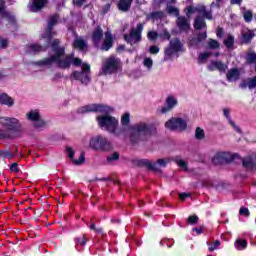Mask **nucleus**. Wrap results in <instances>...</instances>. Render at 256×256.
<instances>
[{
	"label": "nucleus",
	"mask_w": 256,
	"mask_h": 256,
	"mask_svg": "<svg viewBox=\"0 0 256 256\" xmlns=\"http://www.w3.org/2000/svg\"><path fill=\"white\" fill-rule=\"evenodd\" d=\"M58 21H59V14H54L53 16L49 17L46 32L43 34V38L48 39V42H50L52 37L55 36V32H53V27L57 25Z\"/></svg>",
	"instance_id": "nucleus-14"
},
{
	"label": "nucleus",
	"mask_w": 256,
	"mask_h": 256,
	"mask_svg": "<svg viewBox=\"0 0 256 256\" xmlns=\"http://www.w3.org/2000/svg\"><path fill=\"white\" fill-rule=\"evenodd\" d=\"M144 67H147L148 71H151L153 68V59L151 58H145L143 61Z\"/></svg>",
	"instance_id": "nucleus-46"
},
{
	"label": "nucleus",
	"mask_w": 256,
	"mask_h": 256,
	"mask_svg": "<svg viewBox=\"0 0 256 256\" xmlns=\"http://www.w3.org/2000/svg\"><path fill=\"white\" fill-rule=\"evenodd\" d=\"M222 157H224L225 163H231V161H235V157H237V154H231L229 152H222Z\"/></svg>",
	"instance_id": "nucleus-38"
},
{
	"label": "nucleus",
	"mask_w": 256,
	"mask_h": 256,
	"mask_svg": "<svg viewBox=\"0 0 256 256\" xmlns=\"http://www.w3.org/2000/svg\"><path fill=\"white\" fill-rule=\"evenodd\" d=\"M232 5H241L243 0H230Z\"/></svg>",
	"instance_id": "nucleus-62"
},
{
	"label": "nucleus",
	"mask_w": 256,
	"mask_h": 256,
	"mask_svg": "<svg viewBox=\"0 0 256 256\" xmlns=\"http://www.w3.org/2000/svg\"><path fill=\"white\" fill-rule=\"evenodd\" d=\"M174 161L178 165V167H181V169H183V171H187V162L180 159L179 157L174 158Z\"/></svg>",
	"instance_id": "nucleus-41"
},
{
	"label": "nucleus",
	"mask_w": 256,
	"mask_h": 256,
	"mask_svg": "<svg viewBox=\"0 0 256 256\" xmlns=\"http://www.w3.org/2000/svg\"><path fill=\"white\" fill-rule=\"evenodd\" d=\"M95 232L102 234L103 233V228H96Z\"/></svg>",
	"instance_id": "nucleus-64"
},
{
	"label": "nucleus",
	"mask_w": 256,
	"mask_h": 256,
	"mask_svg": "<svg viewBox=\"0 0 256 256\" xmlns=\"http://www.w3.org/2000/svg\"><path fill=\"white\" fill-rule=\"evenodd\" d=\"M150 53H152V55H157V53H159V48L157 46H151Z\"/></svg>",
	"instance_id": "nucleus-58"
},
{
	"label": "nucleus",
	"mask_w": 256,
	"mask_h": 256,
	"mask_svg": "<svg viewBox=\"0 0 256 256\" xmlns=\"http://www.w3.org/2000/svg\"><path fill=\"white\" fill-rule=\"evenodd\" d=\"M90 147L95 151H111L113 149L111 142L101 135L90 139Z\"/></svg>",
	"instance_id": "nucleus-8"
},
{
	"label": "nucleus",
	"mask_w": 256,
	"mask_h": 256,
	"mask_svg": "<svg viewBox=\"0 0 256 256\" xmlns=\"http://www.w3.org/2000/svg\"><path fill=\"white\" fill-rule=\"evenodd\" d=\"M168 163H171L170 158H161L154 163L147 159H142L139 161L138 165H140V167H147L150 171H159L161 168L167 167Z\"/></svg>",
	"instance_id": "nucleus-9"
},
{
	"label": "nucleus",
	"mask_w": 256,
	"mask_h": 256,
	"mask_svg": "<svg viewBox=\"0 0 256 256\" xmlns=\"http://www.w3.org/2000/svg\"><path fill=\"white\" fill-rule=\"evenodd\" d=\"M10 171H13L14 173H19V164L13 163V164L10 166Z\"/></svg>",
	"instance_id": "nucleus-56"
},
{
	"label": "nucleus",
	"mask_w": 256,
	"mask_h": 256,
	"mask_svg": "<svg viewBox=\"0 0 256 256\" xmlns=\"http://www.w3.org/2000/svg\"><path fill=\"white\" fill-rule=\"evenodd\" d=\"M211 52H203L199 55L198 57V61L199 63H203V61H207V59H209V57H211Z\"/></svg>",
	"instance_id": "nucleus-45"
},
{
	"label": "nucleus",
	"mask_w": 256,
	"mask_h": 256,
	"mask_svg": "<svg viewBox=\"0 0 256 256\" xmlns=\"http://www.w3.org/2000/svg\"><path fill=\"white\" fill-rule=\"evenodd\" d=\"M166 11L168 15H174L175 17H179V9L177 7L171 6V5H167L166 7Z\"/></svg>",
	"instance_id": "nucleus-35"
},
{
	"label": "nucleus",
	"mask_w": 256,
	"mask_h": 256,
	"mask_svg": "<svg viewBox=\"0 0 256 256\" xmlns=\"http://www.w3.org/2000/svg\"><path fill=\"white\" fill-rule=\"evenodd\" d=\"M242 165L248 171H251V170L255 169V157L248 156V157L244 158L243 161H242Z\"/></svg>",
	"instance_id": "nucleus-27"
},
{
	"label": "nucleus",
	"mask_w": 256,
	"mask_h": 256,
	"mask_svg": "<svg viewBox=\"0 0 256 256\" xmlns=\"http://www.w3.org/2000/svg\"><path fill=\"white\" fill-rule=\"evenodd\" d=\"M66 153L67 156L69 157V159H71L73 165H83V163H85V153H81L79 156V159H75V151L73 150V148L67 146L66 147Z\"/></svg>",
	"instance_id": "nucleus-16"
},
{
	"label": "nucleus",
	"mask_w": 256,
	"mask_h": 256,
	"mask_svg": "<svg viewBox=\"0 0 256 256\" xmlns=\"http://www.w3.org/2000/svg\"><path fill=\"white\" fill-rule=\"evenodd\" d=\"M191 18H188L187 16H178L176 19V27H178L179 31H182L184 33H187L189 29H191Z\"/></svg>",
	"instance_id": "nucleus-15"
},
{
	"label": "nucleus",
	"mask_w": 256,
	"mask_h": 256,
	"mask_svg": "<svg viewBox=\"0 0 256 256\" xmlns=\"http://www.w3.org/2000/svg\"><path fill=\"white\" fill-rule=\"evenodd\" d=\"M234 245L238 249V251H243V249L247 248V241L246 240L237 239Z\"/></svg>",
	"instance_id": "nucleus-37"
},
{
	"label": "nucleus",
	"mask_w": 256,
	"mask_h": 256,
	"mask_svg": "<svg viewBox=\"0 0 256 256\" xmlns=\"http://www.w3.org/2000/svg\"><path fill=\"white\" fill-rule=\"evenodd\" d=\"M240 89H250L253 90L256 87V76L253 78H248L245 80H242L241 83L239 84Z\"/></svg>",
	"instance_id": "nucleus-25"
},
{
	"label": "nucleus",
	"mask_w": 256,
	"mask_h": 256,
	"mask_svg": "<svg viewBox=\"0 0 256 256\" xmlns=\"http://www.w3.org/2000/svg\"><path fill=\"white\" fill-rule=\"evenodd\" d=\"M147 37L150 41H156L157 37H159V34L155 31H150L148 32Z\"/></svg>",
	"instance_id": "nucleus-50"
},
{
	"label": "nucleus",
	"mask_w": 256,
	"mask_h": 256,
	"mask_svg": "<svg viewBox=\"0 0 256 256\" xmlns=\"http://www.w3.org/2000/svg\"><path fill=\"white\" fill-rule=\"evenodd\" d=\"M212 162L214 163V165H223V163H226L225 158L223 157V153L218 152L212 159Z\"/></svg>",
	"instance_id": "nucleus-33"
},
{
	"label": "nucleus",
	"mask_w": 256,
	"mask_h": 256,
	"mask_svg": "<svg viewBox=\"0 0 256 256\" xmlns=\"http://www.w3.org/2000/svg\"><path fill=\"white\" fill-rule=\"evenodd\" d=\"M208 47H209V49L215 50V49H219L220 45H219V42L217 40L210 38L208 40Z\"/></svg>",
	"instance_id": "nucleus-42"
},
{
	"label": "nucleus",
	"mask_w": 256,
	"mask_h": 256,
	"mask_svg": "<svg viewBox=\"0 0 256 256\" xmlns=\"http://www.w3.org/2000/svg\"><path fill=\"white\" fill-rule=\"evenodd\" d=\"M240 77L241 72L239 71V68L229 69L226 73V79L229 81V83H235V81H239Z\"/></svg>",
	"instance_id": "nucleus-20"
},
{
	"label": "nucleus",
	"mask_w": 256,
	"mask_h": 256,
	"mask_svg": "<svg viewBox=\"0 0 256 256\" xmlns=\"http://www.w3.org/2000/svg\"><path fill=\"white\" fill-rule=\"evenodd\" d=\"M157 134V127L147 122H139L130 127V141L133 145L145 143Z\"/></svg>",
	"instance_id": "nucleus-3"
},
{
	"label": "nucleus",
	"mask_w": 256,
	"mask_h": 256,
	"mask_svg": "<svg viewBox=\"0 0 256 256\" xmlns=\"http://www.w3.org/2000/svg\"><path fill=\"white\" fill-rule=\"evenodd\" d=\"M75 49H79V51H85L87 49V41L83 38H76L74 40Z\"/></svg>",
	"instance_id": "nucleus-30"
},
{
	"label": "nucleus",
	"mask_w": 256,
	"mask_h": 256,
	"mask_svg": "<svg viewBox=\"0 0 256 256\" xmlns=\"http://www.w3.org/2000/svg\"><path fill=\"white\" fill-rule=\"evenodd\" d=\"M8 46H9V40H7L5 38H1L0 39V47H1V49H7Z\"/></svg>",
	"instance_id": "nucleus-54"
},
{
	"label": "nucleus",
	"mask_w": 256,
	"mask_h": 256,
	"mask_svg": "<svg viewBox=\"0 0 256 256\" xmlns=\"http://www.w3.org/2000/svg\"><path fill=\"white\" fill-rule=\"evenodd\" d=\"M4 159H13V157H15V154H13V152L9 151V150H4V154H3Z\"/></svg>",
	"instance_id": "nucleus-55"
},
{
	"label": "nucleus",
	"mask_w": 256,
	"mask_h": 256,
	"mask_svg": "<svg viewBox=\"0 0 256 256\" xmlns=\"http://www.w3.org/2000/svg\"><path fill=\"white\" fill-rule=\"evenodd\" d=\"M73 3L76 5V7H82L83 3H85V0H74Z\"/></svg>",
	"instance_id": "nucleus-59"
},
{
	"label": "nucleus",
	"mask_w": 256,
	"mask_h": 256,
	"mask_svg": "<svg viewBox=\"0 0 256 256\" xmlns=\"http://www.w3.org/2000/svg\"><path fill=\"white\" fill-rule=\"evenodd\" d=\"M246 63H248V65H255L254 69L256 71V53L255 52H248L247 53Z\"/></svg>",
	"instance_id": "nucleus-32"
},
{
	"label": "nucleus",
	"mask_w": 256,
	"mask_h": 256,
	"mask_svg": "<svg viewBox=\"0 0 256 256\" xmlns=\"http://www.w3.org/2000/svg\"><path fill=\"white\" fill-rule=\"evenodd\" d=\"M112 111L113 108L102 104H89L80 107L77 110L80 115L93 112L105 113L96 117L98 127H100L102 131L111 133V135H114V137H120L123 133H125V130L123 128H119V120L117 118L109 115V113Z\"/></svg>",
	"instance_id": "nucleus-1"
},
{
	"label": "nucleus",
	"mask_w": 256,
	"mask_h": 256,
	"mask_svg": "<svg viewBox=\"0 0 256 256\" xmlns=\"http://www.w3.org/2000/svg\"><path fill=\"white\" fill-rule=\"evenodd\" d=\"M163 17H165V13H163L162 11H156V12L150 13L151 19H163Z\"/></svg>",
	"instance_id": "nucleus-44"
},
{
	"label": "nucleus",
	"mask_w": 256,
	"mask_h": 256,
	"mask_svg": "<svg viewBox=\"0 0 256 256\" xmlns=\"http://www.w3.org/2000/svg\"><path fill=\"white\" fill-rule=\"evenodd\" d=\"M119 67H121V60L115 56H110L103 62L102 72L104 75H113L119 71Z\"/></svg>",
	"instance_id": "nucleus-7"
},
{
	"label": "nucleus",
	"mask_w": 256,
	"mask_h": 256,
	"mask_svg": "<svg viewBox=\"0 0 256 256\" xmlns=\"http://www.w3.org/2000/svg\"><path fill=\"white\" fill-rule=\"evenodd\" d=\"M243 18L246 23H251L253 21V12L251 10L244 11Z\"/></svg>",
	"instance_id": "nucleus-40"
},
{
	"label": "nucleus",
	"mask_w": 256,
	"mask_h": 256,
	"mask_svg": "<svg viewBox=\"0 0 256 256\" xmlns=\"http://www.w3.org/2000/svg\"><path fill=\"white\" fill-rule=\"evenodd\" d=\"M109 9H111V4L110 3H107L103 8H102V11L105 15V13H108L109 12Z\"/></svg>",
	"instance_id": "nucleus-60"
},
{
	"label": "nucleus",
	"mask_w": 256,
	"mask_h": 256,
	"mask_svg": "<svg viewBox=\"0 0 256 256\" xmlns=\"http://www.w3.org/2000/svg\"><path fill=\"white\" fill-rule=\"evenodd\" d=\"M200 15H203V17L205 19H208L209 21H211V19H213V12L207 11V8H205V6H200Z\"/></svg>",
	"instance_id": "nucleus-34"
},
{
	"label": "nucleus",
	"mask_w": 256,
	"mask_h": 256,
	"mask_svg": "<svg viewBox=\"0 0 256 256\" xmlns=\"http://www.w3.org/2000/svg\"><path fill=\"white\" fill-rule=\"evenodd\" d=\"M221 245V242L219 240H216L209 246V251H215V249H219V246Z\"/></svg>",
	"instance_id": "nucleus-51"
},
{
	"label": "nucleus",
	"mask_w": 256,
	"mask_h": 256,
	"mask_svg": "<svg viewBox=\"0 0 256 256\" xmlns=\"http://www.w3.org/2000/svg\"><path fill=\"white\" fill-rule=\"evenodd\" d=\"M187 221L189 225H195L199 221V217L197 215L189 216Z\"/></svg>",
	"instance_id": "nucleus-49"
},
{
	"label": "nucleus",
	"mask_w": 256,
	"mask_h": 256,
	"mask_svg": "<svg viewBox=\"0 0 256 256\" xmlns=\"http://www.w3.org/2000/svg\"><path fill=\"white\" fill-rule=\"evenodd\" d=\"M0 125L7 131H0V139H17L23 135L25 129L21 120L15 117H0Z\"/></svg>",
	"instance_id": "nucleus-4"
},
{
	"label": "nucleus",
	"mask_w": 256,
	"mask_h": 256,
	"mask_svg": "<svg viewBox=\"0 0 256 256\" xmlns=\"http://www.w3.org/2000/svg\"><path fill=\"white\" fill-rule=\"evenodd\" d=\"M76 243H77V245H82V247H83L87 244V238H85L84 236L79 237L76 239Z\"/></svg>",
	"instance_id": "nucleus-53"
},
{
	"label": "nucleus",
	"mask_w": 256,
	"mask_h": 256,
	"mask_svg": "<svg viewBox=\"0 0 256 256\" xmlns=\"http://www.w3.org/2000/svg\"><path fill=\"white\" fill-rule=\"evenodd\" d=\"M90 72H91V66H89V64H83L82 71L73 72V74L71 75V78L76 79V81H80L83 85H89L91 81V77L89 76Z\"/></svg>",
	"instance_id": "nucleus-12"
},
{
	"label": "nucleus",
	"mask_w": 256,
	"mask_h": 256,
	"mask_svg": "<svg viewBox=\"0 0 256 256\" xmlns=\"http://www.w3.org/2000/svg\"><path fill=\"white\" fill-rule=\"evenodd\" d=\"M129 123H131V114H129V113L123 114L121 117V125L123 127H127V125H129Z\"/></svg>",
	"instance_id": "nucleus-39"
},
{
	"label": "nucleus",
	"mask_w": 256,
	"mask_h": 256,
	"mask_svg": "<svg viewBox=\"0 0 256 256\" xmlns=\"http://www.w3.org/2000/svg\"><path fill=\"white\" fill-rule=\"evenodd\" d=\"M187 197H191L190 193H180L179 194V199H181V201H185V199H187Z\"/></svg>",
	"instance_id": "nucleus-57"
},
{
	"label": "nucleus",
	"mask_w": 256,
	"mask_h": 256,
	"mask_svg": "<svg viewBox=\"0 0 256 256\" xmlns=\"http://www.w3.org/2000/svg\"><path fill=\"white\" fill-rule=\"evenodd\" d=\"M5 9V1L0 0V15L3 19H7L9 23H15V17L11 15V13L4 11Z\"/></svg>",
	"instance_id": "nucleus-24"
},
{
	"label": "nucleus",
	"mask_w": 256,
	"mask_h": 256,
	"mask_svg": "<svg viewBox=\"0 0 256 256\" xmlns=\"http://www.w3.org/2000/svg\"><path fill=\"white\" fill-rule=\"evenodd\" d=\"M207 39V31L199 32L197 37H192L188 41L189 47H197L199 43L205 41Z\"/></svg>",
	"instance_id": "nucleus-19"
},
{
	"label": "nucleus",
	"mask_w": 256,
	"mask_h": 256,
	"mask_svg": "<svg viewBox=\"0 0 256 256\" xmlns=\"http://www.w3.org/2000/svg\"><path fill=\"white\" fill-rule=\"evenodd\" d=\"M223 115L224 117H226L229 125H231V127H233L234 131H236V133H242L241 128L239 126H237V124H235V122L231 119V110L229 108H223Z\"/></svg>",
	"instance_id": "nucleus-23"
},
{
	"label": "nucleus",
	"mask_w": 256,
	"mask_h": 256,
	"mask_svg": "<svg viewBox=\"0 0 256 256\" xmlns=\"http://www.w3.org/2000/svg\"><path fill=\"white\" fill-rule=\"evenodd\" d=\"M52 51L50 57L40 60L36 65L51 67L53 63L59 69H70L71 65L75 67H81L83 61L79 58H75V54L65 55V47L61 46V41L59 39H54L52 42Z\"/></svg>",
	"instance_id": "nucleus-2"
},
{
	"label": "nucleus",
	"mask_w": 256,
	"mask_h": 256,
	"mask_svg": "<svg viewBox=\"0 0 256 256\" xmlns=\"http://www.w3.org/2000/svg\"><path fill=\"white\" fill-rule=\"evenodd\" d=\"M207 24L205 23V18L201 16H197L194 21V29L201 31V29H205Z\"/></svg>",
	"instance_id": "nucleus-29"
},
{
	"label": "nucleus",
	"mask_w": 256,
	"mask_h": 256,
	"mask_svg": "<svg viewBox=\"0 0 256 256\" xmlns=\"http://www.w3.org/2000/svg\"><path fill=\"white\" fill-rule=\"evenodd\" d=\"M0 105H6V107H13L15 100L7 93L0 94Z\"/></svg>",
	"instance_id": "nucleus-26"
},
{
	"label": "nucleus",
	"mask_w": 256,
	"mask_h": 256,
	"mask_svg": "<svg viewBox=\"0 0 256 256\" xmlns=\"http://www.w3.org/2000/svg\"><path fill=\"white\" fill-rule=\"evenodd\" d=\"M142 33H143V25L139 23L137 24L136 28H131L129 34H124V40L129 45H137V43H141Z\"/></svg>",
	"instance_id": "nucleus-10"
},
{
	"label": "nucleus",
	"mask_w": 256,
	"mask_h": 256,
	"mask_svg": "<svg viewBox=\"0 0 256 256\" xmlns=\"http://www.w3.org/2000/svg\"><path fill=\"white\" fill-rule=\"evenodd\" d=\"M223 33H224L223 28H218L216 35L217 37H219V39H221V37H223Z\"/></svg>",
	"instance_id": "nucleus-61"
},
{
	"label": "nucleus",
	"mask_w": 256,
	"mask_h": 256,
	"mask_svg": "<svg viewBox=\"0 0 256 256\" xmlns=\"http://www.w3.org/2000/svg\"><path fill=\"white\" fill-rule=\"evenodd\" d=\"M195 137L199 141H201V139H205V131L203 129H201L200 127L196 128Z\"/></svg>",
	"instance_id": "nucleus-43"
},
{
	"label": "nucleus",
	"mask_w": 256,
	"mask_h": 256,
	"mask_svg": "<svg viewBox=\"0 0 256 256\" xmlns=\"http://www.w3.org/2000/svg\"><path fill=\"white\" fill-rule=\"evenodd\" d=\"M26 117L28 121H31L33 123L34 129H36L37 131L49 129V123L43 120L41 114L39 113V110H31L26 114Z\"/></svg>",
	"instance_id": "nucleus-6"
},
{
	"label": "nucleus",
	"mask_w": 256,
	"mask_h": 256,
	"mask_svg": "<svg viewBox=\"0 0 256 256\" xmlns=\"http://www.w3.org/2000/svg\"><path fill=\"white\" fill-rule=\"evenodd\" d=\"M186 17L188 19H191V15L195 14V13H201V6L199 7H195V6H188L186 7Z\"/></svg>",
	"instance_id": "nucleus-31"
},
{
	"label": "nucleus",
	"mask_w": 256,
	"mask_h": 256,
	"mask_svg": "<svg viewBox=\"0 0 256 256\" xmlns=\"http://www.w3.org/2000/svg\"><path fill=\"white\" fill-rule=\"evenodd\" d=\"M104 37L103 40V29L101 26H97L92 32V43L94 47H99L101 51H109L113 47V35L111 31H106Z\"/></svg>",
	"instance_id": "nucleus-5"
},
{
	"label": "nucleus",
	"mask_w": 256,
	"mask_h": 256,
	"mask_svg": "<svg viewBox=\"0 0 256 256\" xmlns=\"http://www.w3.org/2000/svg\"><path fill=\"white\" fill-rule=\"evenodd\" d=\"M181 49H183V43H181L179 38L170 40L169 46L164 50V61H169V59H171L175 53H179Z\"/></svg>",
	"instance_id": "nucleus-11"
},
{
	"label": "nucleus",
	"mask_w": 256,
	"mask_h": 256,
	"mask_svg": "<svg viewBox=\"0 0 256 256\" xmlns=\"http://www.w3.org/2000/svg\"><path fill=\"white\" fill-rule=\"evenodd\" d=\"M165 127L170 131H185L187 129V121L180 117H172L165 123Z\"/></svg>",
	"instance_id": "nucleus-13"
},
{
	"label": "nucleus",
	"mask_w": 256,
	"mask_h": 256,
	"mask_svg": "<svg viewBox=\"0 0 256 256\" xmlns=\"http://www.w3.org/2000/svg\"><path fill=\"white\" fill-rule=\"evenodd\" d=\"M47 5V0H33L32 4H29L30 11L32 13H37Z\"/></svg>",
	"instance_id": "nucleus-21"
},
{
	"label": "nucleus",
	"mask_w": 256,
	"mask_h": 256,
	"mask_svg": "<svg viewBox=\"0 0 256 256\" xmlns=\"http://www.w3.org/2000/svg\"><path fill=\"white\" fill-rule=\"evenodd\" d=\"M240 215H244V217H249V215H251V213L249 212V208L246 207H241L239 210Z\"/></svg>",
	"instance_id": "nucleus-52"
},
{
	"label": "nucleus",
	"mask_w": 256,
	"mask_h": 256,
	"mask_svg": "<svg viewBox=\"0 0 256 256\" xmlns=\"http://www.w3.org/2000/svg\"><path fill=\"white\" fill-rule=\"evenodd\" d=\"M193 231H195L198 235H201V233H203L202 228H193Z\"/></svg>",
	"instance_id": "nucleus-63"
},
{
	"label": "nucleus",
	"mask_w": 256,
	"mask_h": 256,
	"mask_svg": "<svg viewBox=\"0 0 256 256\" xmlns=\"http://www.w3.org/2000/svg\"><path fill=\"white\" fill-rule=\"evenodd\" d=\"M132 3L133 0H120L118 3V9L126 13L127 11H129V9H131Z\"/></svg>",
	"instance_id": "nucleus-28"
},
{
	"label": "nucleus",
	"mask_w": 256,
	"mask_h": 256,
	"mask_svg": "<svg viewBox=\"0 0 256 256\" xmlns=\"http://www.w3.org/2000/svg\"><path fill=\"white\" fill-rule=\"evenodd\" d=\"M118 159H119V153L114 152V153H112L111 155H109L107 157V162L108 163H113V161H117Z\"/></svg>",
	"instance_id": "nucleus-48"
},
{
	"label": "nucleus",
	"mask_w": 256,
	"mask_h": 256,
	"mask_svg": "<svg viewBox=\"0 0 256 256\" xmlns=\"http://www.w3.org/2000/svg\"><path fill=\"white\" fill-rule=\"evenodd\" d=\"M177 98H175V96H168L166 98V105L161 108V113L165 114V113H169V111H171V109H173L174 107H177Z\"/></svg>",
	"instance_id": "nucleus-18"
},
{
	"label": "nucleus",
	"mask_w": 256,
	"mask_h": 256,
	"mask_svg": "<svg viewBox=\"0 0 256 256\" xmlns=\"http://www.w3.org/2000/svg\"><path fill=\"white\" fill-rule=\"evenodd\" d=\"M255 37V33L253 31L249 30L243 34L244 41H251Z\"/></svg>",
	"instance_id": "nucleus-47"
},
{
	"label": "nucleus",
	"mask_w": 256,
	"mask_h": 256,
	"mask_svg": "<svg viewBox=\"0 0 256 256\" xmlns=\"http://www.w3.org/2000/svg\"><path fill=\"white\" fill-rule=\"evenodd\" d=\"M25 51L29 55H37V53H41V51H46V48L39 44H29L26 46Z\"/></svg>",
	"instance_id": "nucleus-22"
},
{
	"label": "nucleus",
	"mask_w": 256,
	"mask_h": 256,
	"mask_svg": "<svg viewBox=\"0 0 256 256\" xmlns=\"http://www.w3.org/2000/svg\"><path fill=\"white\" fill-rule=\"evenodd\" d=\"M224 45L227 49H231V47L235 45V37L233 35H228V37L224 39Z\"/></svg>",
	"instance_id": "nucleus-36"
},
{
	"label": "nucleus",
	"mask_w": 256,
	"mask_h": 256,
	"mask_svg": "<svg viewBox=\"0 0 256 256\" xmlns=\"http://www.w3.org/2000/svg\"><path fill=\"white\" fill-rule=\"evenodd\" d=\"M209 71H220V73H225L229 67L227 64L223 63L222 61L219 60H214L211 61L210 65L208 66Z\"/></svg>",
	"instance_id": "nucleus-17"
}]
</instances>
